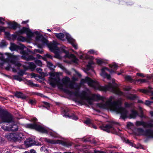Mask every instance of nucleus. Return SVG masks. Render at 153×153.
Instances as JSON below:
<instances>
[{
  "mask_svg": "<svg viewBox=\"0 0 153 153\" xmlns=\"http://www.w3.org/2000/svg\"><path fill=\"white\" fill-rule=\"evenodd\" d=\"M49 81L50 84L52 87H54L57 85L59 89L63 90L65 93L69 94H73L78 98V102L81 105L87 103L92 105V100H102L101 102L97 104L98 107L101 108L109 109L117 113H120L121 114L120 117L123 119L124 120L127 117V111L121 107L122 101L121 99L115 101L114 97L111 96L106 102H105V98L99 94H93L91 98L86 95V92L85 91H82L80 94L79 93L78 90H76L75 92H73L70 89H75L74 82L71 81L70 78L68 77L63 78L61 81L59 75L57 74H53L51 77L49 78Z\"/></svg>",
  "mask_w": 153,
  "mask_h": 153,
  "instance_id": "1",
  "label": "nucleus"
},
{
  "mask_svg": "<svg viewBox=\"0 0 153 153\" xmlns=\"http://www.w3.org/2000/svg\"><path fill=\"white\" fill-rule=\"evenodd\" d=\"M86 82L89 86L95 89L105 91H108L120 95H123V93L117 88V85L113 81L112 83H109L108 85L102 86H100L97 81H93L88 77H86L85 79L81 80V83Z\"/></svg>",
  "mask_w": 153,
  "mask_h": 153,
  "instance_id": "2",
  "label": "nucleus"
},
{
  "mask_svg": "<svg viewBox=\"0 0 153 153\" xmlns=\"http://www.w3.org/2000/svg\"><path fill=\"white\" fill-rule=\"evenodd\" d=\"M0 118L2 122L9 123L7 126L1 127L5 131H17L18 127L16 123L14 121L12 116L9 113L0 109Z\"/></svg>",
  "mask_w": 153,
  "mask_h": 153,
  "instance_id": "3",
  "label": "nucleus"
},
{
  "mask_svg": "<svg viewBox=\"0 0 153 153\" xmlns=\"http://www.w3.org/2000/svg\"><path fill=\"white\" fill-rule=\"evenodd\" d=\"M57 43L55 42L50 43L48 45V47L50 50L55 54V57L58 59H60L61 57L60 54L62 53H64L65 54V57L69 58L72 59L74 63L77 62V59L73 54H69L68 51L63 49H60L57 47Z\"/></svg>",
  "mask_w": 153,
  "mask_h": 153,
  "instance_id": "4",
  "label": "nucleus"
},
{
  "mask_svg": "<svg viewBox=\"0 0 153 153\" xmlns=\"http://www.w3.org/2000/svg\"><path fill=\"white\" fill-rule=\"evenodd\" d=\"M19 32L20 34L24 33H26L27 37L29 39H30L34 35V33L32 32L30 29L25 27H23L19 31ZM34 33L37 35L36 38V42H41L42 44H47V43L48 40L42 35H41L38 31L35 32Z\"/></svg>",
  "mask_w": 153,
  "mask_h": 153,
  "instance_id": "5",
  "label": "nucleus"
},
{
  "mask_svg": "<svg viewBox=\"0 0 153 153\" xmlns=\"http://www.w3.org/2000/svg\"><path fill=\"white\" fill-rule=\"evenodd\" d=\"M26 128L31 129H34L40 132L46 133L49 134L51 136L56 137V133L51 131H48L45 128L36 123L27 124L25 125Z\"/></svg>",
  "mask_w": 153,
  "mask_h": 153,
  "instance_id": "6",
  "label": "nucleus"
},
{
  "mask_svg": "<svg viewBox=\"0 0 153 153\" xmlns=\"http://www.w3.org/2000/svg\"><path fill=\"white\" fill-rule=\"evenodd\" d=\"M21 53L22 55V57L25 59L27 61L32 60H35V63L38 66H41L42 65V63L41 61L36 59L32 55H29L28 53L24 51H21L20 52Z\"/></svg>",
  "mask_w": 153,
  "mask_h": 153,
  "instance_id": "7",
  "label": "nucleus"
},
{
  "mask_svg": "<svg viewBox=\"0 0 153 153\" xmlns=\"http://www.w3.org/2000/svg\"><path fill=\"white\" fill-rule=\"evenodd\" d=\"M149 128L145 131L142 128H137V131L139 135H143L149 138H153V128Z\"/></svg>",
  "mask_w": 153,
  "mask_h": 153,
  "instance_id": "8",
  "label": "nucleus"
},
{
  "mask_svg": "<svg viewBox=\"0 0 153 153\" xmlns=\"http://www.w3.org/2000/svg\"><path fill=\"white\" fill-rule=\"evenodd\" d=\"M116 124V123L114 121H111L109 123L105 125H103L100 126V128L107 132H109L112 131H115L114 127V125Z\"/></svg>",
  "mask_w": 153,
  "mask_h": 153,
  "instance_id": "9",
  "label": "nucleus"
},
{
  "mask_svg": "<svg viewBox=\"0 0 153 153\" xmlns=\"http://www.w3.org/2000/svg\"><path fill=\"white\" fill-rule=\"evenodd\" d=\"M45 140L47 143H50L51 144H55L58 143H61L62 145L67 147H68L71 146V144L70 143H68L66 142L59 141L56 140L48 139L46 138H45Z\"/></svg>",
  "mask_w": 153,
  "mask_h": 153,
  "instance_id": "10",
  "label": "nucleus"
},
{
  "mask_svg": "<svg viewBox=\"0 0 153 153\" xmlns=\"http://www.w3.org/2000/svg\"><path fill=\"white\" fill-rule=\"evenodd\" d=\"M135 125L137 126H142L144 128H153V123H147L143 121H137Z\"/></svg>",
  "mask_w": 153,
  "mask_h": 153,
  "instance_id": "11",
  "label": "nucleus"
},
{
  "mask_svg": "<svg viewBox=\"0 0 153 153\" xmlns=\"http://www.w3.org/2000/svg\"><path fill=\"white\" fill-rule=\"evenodd\" d=\"M25 144L28 147L30 146H32L35 145L39 146L41 145V143H39L35 140H33L31 138H29L27 139L25 141Z\"/></svg>",
  "mask_w": 153,
  "mask_h": 153,
  "instance_id": "12",
  "label": "nucleus"
},
{
  "mask_svg": "<svg viewBox=\"0 0 153 153\" xmlns=\"http://www.w3.org/2000/svg\"><path fill=\"white\" fill-rule=\"evenodd\" d=\"M25 140L24 136L22 134L18 132L15 133L14 141L20 142Z\"/></svg>",
  "mask_w": 153,
  "mask_h": 153,
  "instance_id": "13",
  "label": "nucleus"
},
{
  "mask_svg": "<svg viewBox=\"0 0 153 153\" xmlns=\"http://www.w3.org/2000/svg\"><path fill=\"white\" fill-rule=\"evenodd\" d=\"M66 38L68 41L70 43L75 49H77V45L74 43L75 40L71 37L70 35L69 34H65Z\"/></svg>",
  "mask_w": 153,
  "mask_h": 153,
  "instance_id": "14",
  "label": "nucleus"
},
{
  "mask_svg": "<svg viewBox=\"0 0 153 153\" xmlns=\"http://www.w3.org/2000/svg\"><path fill=\"white\" fill-rule=\"evenodd\" d=\"M17 56H13L12 57L9 58V62L16 66L19 67L21 66V64L17 61Z\"/></svg>",
  "mask_w": 153,
  "mask_h": 153,
  "instance_id": "15",
  "label": "nucleus"
},
{
  "mask_svg": "<svg viewBox=\"0 0 153 153\" xmlns=\"http://www.w3.org/2000/svg\"><path fill=\"white\" fill-rule=\"evenodd\" d=\"M106 71H109V70L107 68H102L101 69V73L100 74L104 78H106L108 79H110L111 78L110 76L106 72Z\"/></svg>",
  "mask_w": 153,
  "mask_h": 153,
  "instance_id": "16",
  "label": "nucleus"
},
{
  "mask_svg": "<svg viewBox=\"0 0 153 153\" xmlns=\"http://www.w3.org/2000/svg\"><path fill=\"white\" fill-rule=\"evenodd\" d=\"M138 115L137 112L134 110H132L131 111V113L129 116L130 118L134 119Z\"/></svg>",
  "mask_w": 153,
  "mask_h": 153,
  "instance_id": "17",
  "label": "nucleus"
},
{
  "mask_svg": "<svg viewBox=\"0 0 153 153\" xmlns=\"http://www.w3.org/2000/svg\"><path fill=\"white\" fill-rule=\"evenodd\" d=\"M15 133L7 134L5 135V137L9 140L14 141Z\"/></svg>",
  "mask_w": 153,
  "mask_h": 153,
  "instance_id": "18",
  "label": "nucleus"
},
{
  "mask_svg": "<svg viewBox=\"0 0 153 153\" xmlns=\"http://www.w3.org/2000/svg\"><path fill=\"white\" fill-rule=\"evenodd\" d=\"M8 25L10 26V28L13 29H16L17 27V24L15 22H9Z\"/></svg>",
  "mask_w": 153,
  "mask_h": 153,
  "instance_id": "19",
  "label": "nucleus"
},
{
  "mask_svg": "<svg viewBox=\"0 0 153 153\" xmlns=\"http://www.w3.org/2000/svg\"><path fill=\"white\" fill-rule=\"evenodd\" d=\"M110 67L111 68V70L110 71V72L112 73L114 72V71L117 69L118 66L115 63H114L112 65H109Z\"/></svg>",
  "mask_w": 153,
  "mask_h": 153,
  "instance_id": "20",
  "label": "nucleus"
},
{
  "mask_svg": "<svg viewBox=\"0 0 153 153\" xmlns=\"http://www.w3.org/2000/svg\"><path fill=\"white\" fill-rule=\"evenodd\" d=\"M55 36L61 40H64V34L62 33H56Z\"/></svg>",
  "mask_w": 153,
  "mask_h": 153,
  "instance_id": "21",
  "label": "nucleus"
},
{
  "mask_svg": "<svg viewBox=\"0 0 153 153\" xmlns=\"http://www.w3.org/2000/svg\"><path fill=\"white\" fill-rule=\"evenodd\" d=\"M8 43L6 42L4 40H2L0 42V48H4L6 47Z\"/></svg>",
  "mask_w": 153,
  "mask_h": 153,
  "instance_id": "22",
  "label": "nucleus"
},
{
  "mask_svg": "<svg viewBox=\"0 0 153 153\" xmlns=\"http://www.w3.org/2000/svg\"><path fill=\"white\" fill-rule=\"evenodd\" d=\"M18 48V46L13 43H11L10 49L11 51L16 50Z\"/></svg>",
  "mask_w": 153,
  "mask_h": 153,
  "instance_id": "23",
  "label": "nucleus"
},
{
  "mask_svg": "<svg viewBox=\"0 0 153 153\" xmlns=\"http://www.w3.org/2000/svg\"><path fill=\"white\" fill-rule=\"evenodd\" d=\"M63 116L65 117H68L75 120H76L77 119V117L75 116L74 114H73L72 115L65 114Z\"/></svg>",
  "mask_w": 153,
  "mask_h": 153,
  "instance_id": "24",
  "label": "nucleus"
},
{
  "mask_svg": "<svg viewBox=\"0 0 153 153\" xmlns=\"http://www.w3.org/2000/svg\"><path fill=\"white\" fill-rule=\"evenodd\" d=\"M6 61V59L1 56L0 57V65H2Z\"/></svg>",
  "mask_w": 153,
  "mask_h": 153,
  "instance_id": "25",
  "label": "nucleus"
},
{
  "mask_svg": "<svg viewBox=\"0 0 153 153\" xmlns=\"http://www.w3.org/2000/svg\"><path fill=\"white\" fill-rule=\"evenodd\" d=\"M15 96L17 97L22 98V99L25 98V96L21 92H16L15 94Z\"/></svg>",
  "mask_w": 153,
  "mask_h": 153,
  "instance_id": "26",
  "label": "nucleus"
},
{
  "mask_svg": "<svg viewBox=\"0 0 153 153\" xmlns=\"http://www.w3.org/2000/svg\"><path fill=\"white\" fill-rule=\"evenodd\" d=\"M127 98L131 100H134L137 98V96L135 95L130 94L127 96Z\"/></svg>",
  "mask_w": 153,
  "mask_h": 153,
  "instance_id": "27",
  "label": "nucleus"
},
{
  "mask_svg": "<svg viewBox=\"0 0 153 153\" xmlns=\"http://www.w3.org/2000/svg\"><path fill=\"white\" fill-rule=\"evenodd\" d=\"M125 79L127 81L132 82L134 80L132 79L131 77L130 76H126L125 77Z\"/></svg>",
  "mask_w": 153,
  "mask_h": 153,
  "instance_id": "28",
  "label": "nucleus"
},
{
  "mask_svg": "<svg viewBox=\"0 0 153 153\" xmlns=\"http://www.w3.org/2000/svg\"><path fill=\"white\" fill-rule=\"evenodd\" d=\"M25 83L27 85L30 86H36V85L33 84L32 81L31 80H27L26 81Z\"/></svg>",
  "mask_w": 153,
  "mask_h": 153,
  "instance_id": "29",
  "label": "nucleus"
},
{
  "mask_svg": "<svg viewBox=\"0 0 153 153\" xmlns=\"http://www.w3.org/2000/svg\"><path fill=\"white\" fill-rule=\"evenodd\" d=\"M140 91L144 93H147L148 92H150L153 95V91H149L148 90H146L145 89H141L140 90Z\"/></svg>",
  "mask_w": 153,
  "mask_h": 153,
  "instance_id": "30",
  "label": "nucleus"
},
{
  "mask_svg": "<svg viewBox=\"0 0 153 153\" xmlns=\"http://www.w3.org/2000/svg\"><path fill=\"white\" fill-rule=\"evenodd\" d=\"M124 141L126 143H128L132 147L134 146V144L132 142H131L128 139L126 138H124Z\"/></svg>",
  "mask_w": 153,
  "mask_h": 153,
  "instance_id": "31",
  "label": "nucleus"
},
{
  "mask_svg": "<svg viewBox=\"0 0 153 153\" xmlns=\"http://www.w3.org/2000/svg\"><path fill=\"white\" fill-rule=\"evenodd\" d=\"M56 66L58 67L61 68V69H62L63 70H64L65 69V68L64 67V66H63L61 64L59 63H57L56 64Z\"/></svg>",
  "mask_w": 153,
  "mask_h": 153,
  "instance_id": "32",
  "label": "nucleus"
},
{
  "mask_svg": "<svg viewBox=\"0 0 153 153\" xmlns=\"http://www.w3.org/2000/svg\"><path fill=\"white\" fill-rule=\"evenodd\" d=\"M40 151L41 152H48L47 149L44 146H42L41 148Z\"/></svg>",
  "mask_w": 153,
  "mask_h": 153,
  "instance_id": "33",
  "label": "nucleus"
},
{
  "mask_svg": "<svg viewBox=\"0 0 153 153\" xmlns=\"http://www.w3.org/2000/svg\"><path fill=\"white\" fill-rule=\"evenodd\" d=\"M14 78L19 81H21L22 80V78L18 75H16L14 76Z\"/></svg>",
  "mask_w": 153,
  "mask_h": 153,
  "instance_id": "34",
  "label": "nucleus"
},
{
  "mask_svg": "<svg viewBox=\"0 0 153 153\" xmlns=\"http://www.w3.org/2000/svg\"><path fill=\"white\" fill-rule=\"evenodd\" d=\"M26 38L23 37L22 36H19L18 38V39L19 40L22 42H24L26 41Z\"/></svg>",
  "mask_w": 153,
  "mask_h": 153,
  "instance_id": "35",
  "label": "nucleus"
},
{
  "mask_svg": "<svg viewBox=\"0 0 153 153\" xmlns=\"http://www.w3.org/2000/svg\"><path fill=\"white\" fill-rule=\"evenodd\" d=\"M136 81L140 82V83H142L145 82H146V80L145 79H138L136 80Z\"/></svg>",
  "mask_w": 153,
  "mask_h": 153,
  "instance_id": "36",
  "label": "nucleus"
},
{
  "mask_svg": "<svg viewBox=\"0 0 153 153\" xmlns=\"http://www.w3.org/2000/svg\"><path fill=\"white\" fill-rule=\"evenodd\" d=\"M84 123L87 125H89L91 123V122L90 119H88L86 120Z\"/></svg>",
  "mask_w": 153,
  "mask_h": 153,
  "instance_id": "37",
  "label": "nucleus"
},
{
  "mask_svg": "<svg viewBox=\"0 0 153 153\" xmlns=\"http://www.w3.org/2000/svg\"><path fill=\"white\" fill-rule=\"evenodd\" d=\"M152 103H153V102H150L148 100H146V102L145 103V104L146 105L148 106L150 105Z\"/></svg>",
  "mask_w": 153,
  "mask_h": 153,
  "instance_id": "38",
  "label": "nucleus"
},
{
  "mask_svg": "<svg viewBox=\"0 0 153 153\" xmlns=\"http://www.w3.org/2000/svg\"><path fill=\"white\" fill-rule=\"evenodd\" d=\"M30 65L32 68L33 69L35 68L36 67L35 65L33 63V62L30 63Z\"/></svg>",
  "mask_w": 153,
  "mask_h": 153,
  "instance_id": "39",
  "label": "nucleus"
},
{
  "mask_svg": "<svg viewBox=\"0 0 153 153\" xmlns=\"http://www.w3.org/2000/svg\"><path fill=\"white\" fill-rule=\"evenodd\" d=\"M97 63L99 64H101L102 63L103 61L101 59H97Z\"/></svg>",
  "mask_w": 153,
  "mask_h": 153,
  "instance_id": "40",
  "label": "nucleus"
},
{
  "mask_svg": "<svg viewBox=\"0 0 153 153\" xmlns=\"http://www.w3.org/2000/svg\"><path fill=\"white\" fill-rule=\"evenodd\" d=\"M36 101L35 100H30L28 102L32 105L34 104L35 103Z\"/></svg>",
  "mask_w": 153,
  "mask_h": 153,
  "instance_id": "41",
  "label": "nucleus"
},
{
  "mask_svg": "<svg viewBox=\"0 0 153 153\" xmlns=\"http://www.w3.org/2000/svg\"><path fill=\"white\" fill-rule=\"evenodd\" d=\"M137 75L142 77H144L145 76L143 74L141 73H137Z\"/></svg>",
  "mask_w": 153,
  "mask_h": 153,
  "instance_id": "42",
  "label": "nucleus"
},
{
  "mask_svg": "<svg viewBox=\"0 0 153 153\" xmlns=\"http://www.w3.org/2000/svg\"><path fill=\"white\" fill-rule=\"evenodd\" d=\"M34 52H38L40 53H42L43 51L42 50H40L39 49H35L34 50Z\"/></svg>",
  "mask_w": 153,
  "mask_h": 153,
  "instance_id": "43",
  "label": "nucleus"
},
{
  "mask_svg": "<svg viewBox=\"0 0 153 153\" xmlns=\"http://www.w3.org/2000/svg\"><path fill=\"white\" fill-rule=\"evenodd\" d=\"M125 105L126 107H129L132 104L128 103L126 102L125 103Z\"/></svg>",
  "mask_w": 153,
  "mask_h": 153,
  "instance_id": "44",
  "label": "nucleus"
},
{
  "mask_svg": "<svg viewBox=\"0 0 153 153\" xmlns=\"http://www.w3.org/2000/svg\"><path fill=\"white\" fill-rule=\"evenodd\" d=\"M47 66L49 67H51L53 66V64L49 62H47Z\"/></svg>",
  "mask_w": 153,
  "mask_h": 153,
  "instance_id": "45",
  "label": "nucleus"
},
{
  "mask_svg": "<svg viewBox=\"0 0 153 153\" xmlns=\"http://www.w3.org/2000/svg\"><path fill=\"white\" fill-rule=\"evenodd\" d=\"M4 19L1 17H0V23L2 24V25H4V23L2 22L3 21H4Z\"/></svg>",
  "mask_w": 153,
  "mask_h": 153,
  "instance_id": "46",
  "label": "nucleus"
},
{
  "mask_svg": "<svg viewBox=\"0 0 153 153\" xmlns=\"http://www.w3.org/2000/svg\"><path fill=\"white\" fill-rule=\"evenodd\" d=\"M45 56L46 57L52 59V56L51 55L48 53L46 54Z\"/></svg>",
  "mask_w": 153,
  "mask_h": 153,
  "instance_id": "47",
  "label": "nucleus"
},
{
  "mask_svg": "<svg viewBox=\"0 0 153 153\" xmlns=\"http://www.w3.org/2000/svg\"><path fill=\"white\" fill-rule=\"evenodd\" d=\"M11 68V66L10 65H9L7 67H6L5 68V69L7 71H8Z\"/></svg>",
  "mask_w": 153,
  "mask_h": 153,
  "instance_id": "48",
  "label": "nucleus"
},
{
  "mask_svg": "<svg viewBox=\"0 0 153 153\" xmlns=\"http://www.w3.org/2000/svg\"><path fill=\"white\" fill-rule=\"evenodd\" d=\"M88 52L90 53L91 54H94L95 53V51L93 50H91L89 51Z\"/></svg>",
  "mask_w": 153,
  "mask_h": 153,
  "instance_id": "49",
  "label": "nucleus"
},
{
  "mask_svg": "<svg viewBox=\"0 0 153 153\" xmlns=\"http://www.w3.org/2000/svg\"><path fill=\"white\" fill-rule=\"evenodd\" d=\"M43 103L45 105H46L47 107H50V104L46 102H43Z\"/></svg>",
  "mask_w": 153,
  "mask_h": 153,
  "instance_id": "50",
  "label": "nucleus"
},
{
  "mask_svg": "<svg viewBox=\"0 0 153 153\" xmlns=\"http://www.w3.org/2000/svg\"><path fill=\"white\" fill-rule=\"evenodd\" d=\"M5 30V28L4 27H0V32L4 31Z\"/></svg>",
  "mask_w": 153,
  "mask_h": 153,
  "instance_id": "51",
  "label": "nucleus"
},
{
  "mask_svg": "<svg viewBox=\"0 0 153 153\" xmlns=\"http://www.w3.org/2000/svg\"><path fill=\"white\" fill-rule=\"evenodd\" d=\"M36 70L39 73H41L42 71V69L40 68H36Z\"/></svg>",
  "mask_w": 153,
  "mask_h": 153,
  "instance_id": "52",
  "label": "nucleus"
},
{
  "mask_svg": "<svg viewBox=\"0 0 153 153\" xmlns=\"http://www.w3.org/2000/svg\"><path fill=\"white\" fill-rule=\"evenodd\" d=\"M31 153H36V151L33 149H32L30 150Z\"/></svg>",
  "mask_w": 153,
  "mask_h": 153,
  "instance_id": "53",
  "label": "nucleus"
},
{
  "mask_svg": "<svg viewBox=\"0 0 153 153\" xmlns=\"http://www.w3.org/2000/svg\"><path fill=\"white\" fill-rule=\"evenodd\" d=\"M36 94L37 95L40 96L42 97H43V95L42 94H40V93H36Z\"/></svg>",
  "mask_w": 153,
  "mask_h": 153,
  "instance_id": "54",
  "label": "nucleus"
},
{
  "mask_svg": "<svg viewBox=\"0 0 153 153\" xmlns=\"http://www.w3.org/2000/svg\"><path fill=\"white\" fill-rule=\"evenodd\" d=\"M28 22H29V21L28 20L26 21H23L22 22V24H25V23H26Z\"/></svg>",
  "mask_w": 153,
  "mask_h": 153,
  "instance_id": "55",
  "label": "nucleus"
},
{
  "mask_svg": "<svg viewBox=\"0 0 153 153\" xmlns=\"http://www.w3.org/2000/svg\"><path fill=\"white\" fill-rule=\"evenodd\" d=\"M91 66L90 65H88L87 66V69L88 70L91 68Z\"/></svg>",
  "mask_w": 153,
  "mask_h": 153,
  "instance_id": "56",
  "label": "nucleus"
},
{
  "mask_svg": "<svg viewBox=\"0 0 153 153\" xmlns=\"http://www.w3.org/2000/svg\"><path fill=\"white\" fill-rule=\"evenodd\" d=\"M92 127L93 128H94L95 129H96L97 128L96 126H95L94 125H92Z\"/></svg>",
  "mask_w": 153,
  "mask_h": 153,
  "instance_id": "57",
  "label": "nucleus"
},
{
  "mask_svg": "<svg viewBox=\"0 0 153 153\" xmlns=\"http://www.w3.org/2000/svg\"><path fill=\"white\" fill-rule=\"evenodd\" d=\"M101 151H96L94 152L95 153H101Z\"/></svg>",
  "mask_w": 153,
  "mask_h": 153,
  "instance_id": "58",
  "label": "nucleus"
},
{
  "mask_svg": "<svg viewBox=\"0 0 153 153\" xmlns=\"http://www.w3.org/2000/svg\"><path fill=\"white\" fill-rule=\"evenodd\" d=\"M19 75H21V76H23V74H24V73H22V72H20L19 73Z\"/></svg>",
  "mask_w": 153,
  "mask_h": 153,
  "instance_id": "59",
  "label": "nucleus"
},
{
  "mask_svg": "<svg viewBox=\"0 0 153 153\" xmlns=\"http://www.w3.org/2000/svg\"><path fill=\"white\" fill-rule=\"evenodd\" d=\"M36 56L38 58H40V57H41V56L39 54H37Z\"/></svg>",
  "mask_w": 153,
  "mask_h": 153,
  "instance_id": "60",
  "label": "nucleus"
},
{
  "mask_svg": "<svg viewBox=\"0 0 153 153\" xmlns=\"http://www.w3.org/2000/svg\"><path fill=\"white\" fill-rule=\"evenodd\" d=\"M37 120V119L36 118H33V121H36Z\"/></svg>",
  "mask_w": 153,
  "mask_h": 153,
  "instance_id": "61",
  "label": "nucleus"
},
{
  "mask_svg": "<svg viewBox=\"0 0 153 153\" xmlns=\"http://www.w3.org/2000/svg\"><path fill=\"white\" fill-rule=\"evenodd\" d=\"M35 74H33H33H31V76H33V77H35Z\"/></svg>",
  "mask_w": 153,
  "mask_h": 153,
  "instance_id": "62",
  "label": "nucleus"
},
{
  "mask_svg": "<svg viewBox=\"0 0 153 153\" xmlns=\"http://www.w3.org/2000/svg\"><path fill=\"white\" fill-rule=\"evenodd\" d=\"M140 117L141 118H143V117H144V116H143V114L141 115L140 116Z\"/></svg>",
  "mask_w": 153,
  "mask_h": 153,
  "instance_id": "63",
  "label": "nucleus"
},
{
  "mask_svg": "<svg viewBox=\"0 0 153 153\" xmlns=\"http://www.w3.org/2000/svg\"><path fill=\"white\" fill-rule=\"evenodd\" d=\"M64 153H71V152H64Z\"/></svg>",
  "mask_w": 153,
  "mask_h": 153,
  "instance_id": "64",
  "label": "nucleus"
}]
</instances>
